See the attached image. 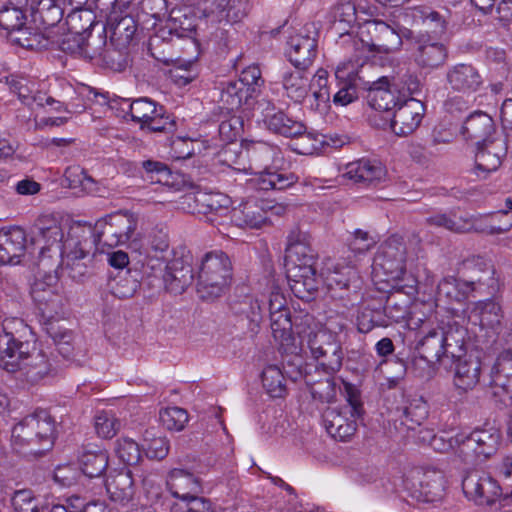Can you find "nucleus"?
Instances as JSON below:
<instances>
[{
  "label": "nucleus",
  "instance_id": "obj_51",
  "mask_svg": "<svg viewBox=\"0 0 512 512\" xmlns=\"http://www.w3.org/2000/svg\"><path fill=\"white\" fill-rule=\"evenodd\" d=\"M126 48L117 46L116 43L112 44L110 40V45L107 46L96 64L114 72L123 71L128 64Z\"/></svg>",
  "mask_w": 512,
  "mask_h": 512
},
{
  "label": "nucleus",
  "instance_id": "obj_31",
  "mask_svg": "<svg viewBox=\"0 0 512 512\" xmlns=\"http://www.w3.org/2000/svg\"><path fill=\"white\" fill-rule=\"evenodd\" d=\"M263 122L270 132L288 138L299 137L306 132L304 123L293 119L284 111L276 110L275 108L266 112Z\"/></svg>",
  "mask_w": 512,
  "mask_h": 512
},
{
  "label": "nucleus",
  "instance_id": "obj_40",
  "mask_svg": "<svg viewBox=\"0 0 512 512\" xmlns=\"http://www.w3.org/2000/svg\"><path fill=\"white\" fill-rule=\"evenodd\" d=\"M220 102L227 111H236L243 105H251L254 98L236 80H229L220 83Z\"/></svg>",
  "mask_w": 512,
  "mask_h": 512
},
{
  "label": "nucleus",
  "instance_id": "obj_60",
  "mask_svg": "<svg viewBox=\"0 0 512 512\" xmlns=\"http://www.w3.org/2000/svg\"><path fill=\"white\" fill-rule=\"evenodd\" d=\"M188 419L187 411L180 407H168L160 411V421L162 425L171 431L183 430Z\"/></svg>",
  "mask_w": 512,
  "mask_h": 512
},
{
  "label": "nucleus",
  "instance_id": "obj_36",
  "mask_svg": "<svg viewBox=\"0 0 512 512\" xmlns=\"http://www.w3.org/2000/svg\"><path fill=\"white\" fill-rule=\"evenodd\" d=\"M231 221L241 228L258 229L267 223V211L256 202H247L233 209Z\"/></svg>",
  "mask_w": 512,
  "mask_h": 512
},
{
  "label": "nucleus",
  "instance_id": "obj_32",
  "mask_svg": "<svg viewBox=\"0 0 512 512\" xmlns=\"http://www.w3.org/2000/svg\"><path fill=\"white\" fill-rule=\"evenodd\" d=\"M282 87L286 96L295 103H302L307 97L312 84L308 69H288L281 76Z\"/></svg>",
  "mask_w": 512,
  "mask_h": 512
},
{
  "label": "nucleus",
  "instance_id": "obj_15",
  "mask_svg": "<svg viewBox=\"0 0 512 512\" xmlns=\"http://www.w3.org/2000/svg\"><path fill=\"white\" fill-rule=\"evenodd\" d=\"M65 247H67V251L64 252L66 259L61 267V274L74 282L83 283L89 276V270L82 260L89 256L95 246L81 231V235H78L77 239L71 238Z\"/></svg>",
  "mask_w": 512,
  "mask_h": 512
},
{
  "label": "nucleus",
  "instance_id": "obj_37",
  "mask_svg": "<svg viewBox=\"0 0 512 512\" xmlns=\"http://www.w3.org/2000/svg\"><path fill=\"white\" fill-rule=\"evenodd\" d=\"M442 337L438 325L427 331L418 342L416 349L420 359L424 360L428 365H433L439 362L443 357H446Z\"/></svg>",
  "mask_w": 512,
  "mask_h": 512
},
{
  "label": "nucleus",
  "instance_id": "obj_6",
  "mask_svg": "<svg viewBox=\"0 0 512 512\" xmlns=\"http://www.w3.org/2000/svg\"><path fill=\"white\" fill-rule=\"evenodd\" d=\"M137 226L138 217L135 214L117 212L97 221L94 228L88 226L81 231L91 239L97 250L100 244L112 248L136 240Z\"/></svg>",
  "mask_w": 512,
  "mask_h": 512
},
{
  "label": "nucleus",
  "instance_id": "obj_50",
  "mask_svg": "<svg viewBox=\"0 0 512 512\" xmlns=\"http://www.w3.org/2000/svg\"><path fill=\"white\" fill-rule=\"evenodd\" d=\"M317 363V369H321L329 376H333L340 371L343 365L344 351L341 343L322 351L317 356L313 357Z\"/></svg>",
  "mask_w": 512,
  "mask_h": 512
},
{
  "label": "nucleus",
  "instance_id": "obj_29",
  "mask_svg": "<svg viewBox=\"0 0 512 512\" xmlns=\"http://www.w3.org/2000/svg\"><path fill=\"white\" fill-rule=\"evenodd\" d=\"M108 462V452L99 445L88 443L79 449V467L82 473L89 478L101 476L106 471Z\"/></svg>",
  "mask_w": 512,
  "mask_h": 512
},
{
  "label": "nucleus",
  "instance_id": "obj_8",
  "mask_svg": "<svg viewBox=\"0 0 512 512\" xmlns=\"http://www.w3.org/2000/svg\"><path fill=\"white\" fill-rule=\"evenodd\" d=\"M33 240L35 243L43 245L40 247V263L45 267L46 260L58 258L67 251L66 244L71 238L77 239L79 234L76 231L70 233L69 238L63 242L64 233L58 220L51 215H41L37 218L33 226Z\"/></svg>",
  "mask_w": 512,
  "mask_h": 512
},
{
  "label": "nucleus",
  "instance_id": "obj_23",
  "mask_svg": "<svg viewBox=\"0 0 512 512\" xmlns=\"http://www.w3.org/2000/svg\"><path fill=\"white\" fill-rule=\"evenodd\" d=\"M27 237L24 229L14 226L0 229V264H18L25 255Z\"/></svg>",
  "mask_w": 512,
  "mask_h": 512
},
{
  "label": "nucleus",
  "instance_id": "obj_34",
  "mask_svg": "<svg viewBox=\"0 0 512 512\" xmlns=\"http://www.w3.org/2000/svg\"><path fill=\"white\" fill-rule=\"evenodd\" d=\"M406 17L412 19L413 23L422 27L418 34H427L433 39L446 31V21L436 11L426 7H413L407 10Z\"/></svg>",
  "mask_w": 512,
  "mask_h": 512
},
{
  "label": "nucleus",
  "instance_id": "obj_11",
  "mask_svg": "<svg viewBox=\"0 0 512 512\" xmlns=\"http://www.w3.org/2000/svg\"><path fill=\"white\" fill-rule=\"evenodd\" d=\"M457 445L456 455L465 463H473L477 458L487 459L493 455L500 442V433L495 429H477L469 435H457L454 438Z\"/></svg>",
  "mask_w": 512,
  "mask_h": 512
},
{
  "label": "nucleus",
  "instance_id": "obj_47",
  "mask_svg": "<svg viewBox=\"0 0 512 512\" xmlns=\"http://www.w3.org/2000/svg\"><path fill=\"white\" fill-rule=\"evenodd\" d=\"M169 477L172 494L178 499L196 496L195 493L200 490L198 478L187 470L175 468Z\"/></svg>",
  "mask_w": 512,
  "mask_h": 512
},
{
  "label": "nucleus",
  "instance_id": "obj_39",
  "mask_svg": "<svg viewBox=\"0 0 512 512\" xmlns=\"http://www.w3.org/2000/svg\"><path fill=\"white\" fill-rule=\"evenodd\" d=\"M9 40L25 49L36 51L47 49L51 43L50 36L39 25L33 28L24 24L18 30L11 32Z\"/></svg>",
  "mask_w": 512,
  "mask_h": 512
},
{
  "label": "nucleus",
  "instance_id": "obj_33",
  "mask_svg": "<svg viewBox=\"0 0 512 512\" xmlns=\"http://www.w3.org/2000/svg\"><path fill=\"white\" fill-rule=\"evenodd\" d=\"M299 180V177L293 173L284 169H270L266 168L259 174L250 180L253 187L260 191L269 190H286L295 185Z\"/></svg>",
  "mask_w": 512,
  "mask_h": 512
},
{
  "label": "nucleus",
  "instance_id": "obj_24",
  "mask_svg": "<svg viewBox=\"0 0 512 512\" xmlns=\"http://www.w3.org/2000/svg\"><path fill=\"white\" fill-rule=\"evenodd\" d=\"M387 171L383 164L378 160L362 158L345 167L344 176L363 186H374L383 181Z\"/></svg>",
  "mask_w": 512,
  "mask_h": 512
},
{
  "label": "nucleus",
  "instance_id": "obj_62",
  "mask_svg": "<svg viewBox=\"0 0 512 512\" xmlns=\"http://www.w3.org/2000/svg\"><path fill=\"white\" fill-rule=\"evenodd\" d=\"M25 20V14L18 7L3 6L0 9V26L4 30H7L9 39L11 32L16 31L23 26L25 24Z\"/></svg>",
  "mask_w": 512,
  "mask_h": 512
},
{
  "label": "nucleus",
  "instance_id": "obj_21",
  "mask_svg": "<svg viewBox=\"0 0 512 512\" xmlns=\"http://www.w3.org/2000/svg\"><path fill=\"white\" fill-rule=\"evenodd\" d=\"M446 82L453 91L472 94L482 87L483 78L472 64L458 63L447 69Z\"/></svg>",
  "mask_w": 512,
  "mask_h": 512
},
{
  "label": "nucleus",
  "instance_id": "obj_49",
  "mask_svg": "<svg viewBox=\"0 0 512 512\" xmlns=\"http://www.w3.org/2000/svg\"><path fill=\"white\" fill-rule=\"evenodd\" d=\"M402 424L408 429H414L420 426L428 417L429 407L423 397H413L407 400L406 405L402 407Z\"/></svg>",
  "mask_w": 512,
  "mask_h": 512
},
{
  "label": "nucleus",
  "instance_id": "obj_55",
  "mask_svg": "<svg viewBox=\"0 0 512 512\" xmlns=\"http://www.w3.org/2000/svg\"><path fill=\"white\" fill-rule=\"evenodd\" d=\"M107 46L106 28L98 32L94 31V29H87L84 38L83 57L96 63Z\"/></svg>",
  "mask_w": 512,
  "mask_h": 512
},
{
  "label": "nucleus",
  "instance_id": "obj_54",
  "mask_svg": "<svg viewBox=\"0 0 512 512\" xmlns=\"http://www.w3.org/2000/svg\"><path fill=\"white\" fill-rule=\"evenodd\" d=\"M283 372L276 365H269L262 372V384L272 398H281L286 394Z\"/></svg>",
  "mask_w": 512,
  "mask_h": 512
},
{
  "label": "nucleus",
  "instance_id": "obj_63",
  "mask_svg": "<svg viewBox=\"0 0 512 512\" xmlns=\"http://www.w3.org/2000/svg\"><path fill=\"white\" fill-rule=\"evenodd\" d=\"M388 320L383 316L382 311L365 308L357 317L358 331L368 333L375 327H387Z\"/></svg>",
  "mask_w": 512,
  "mask_h": 512
},
{
  "label": "nucleus",
  "instance_id": "obj_53",
  "mask_svg": "<svg viewBox=\"0 0 512 512\" xmlns=\"http://www.w3.org/2000/svg\"><path fill=\"white\" fill-rule=\"evenodd\" d=\"M247 153L252 163L258 167L268 168L269 163L279 156L280 149L266 142H252L247 146Z\"/></svg>",
  "mask_w": 512,
  "mask_h": 512
},
{
  "label": "nucleus",
  "instance_id": "obj_42",
  "mask_svg": "<svg viewBox=\"0 0 512 512\" xmlns=\"http://www.w3.org/2000/svg\"><path fill=\"white\" fill-rule=\"evenodd\" d=\"M107 26L111 32L110 40L117 46L127 47L137 30L136 21L130 15H109Z\"/></svg>",
  "mask_w": 512,
  "mask_h": 512
},
{
  "label": "nucleus",
  "instance_id": "obj_27",
  "mask_svg": "<svg viewBox=\"0 0 512 512\" xmlns=\"http://www.w3.org/2000/svg\"><path fill=\"white\" fill-rule=\"evenodd\" d=\"M498 292L490 295L491 298L479 300L473 303L471 317L479 323L481 328L498 333L502 327L504 312L497 296Z\"/></svg>",
  "mask_w": 512,
  "mask_h": 512
},
{
  "label": "nucleus",
  "instance_id": "obj_44",
  "mask_svg": "<svg viewBox=\"0 0 512 512\" xmlns=\"http://www.w3.org/2000/svg\"><path fill=\"white\" fill-rule=\"evenodd\" d=\"M446 488V478L442 471L431 468L423 473L420 480V496L425 502L440 500Z\"/></svg>",
  "mask_w": 512,
  "mask_h": 512
},
{
  "label": "nucleus",
  "instance_id": "obj_1",
  "mask_svg": "<svg viewBox=\"0 0 512 512\" xmlns=\"http://www.w3.org/2000/svg\"><path fill=\"white\" fill-rule=\"evenodd\" d=\"M285 258L292 293L301 300L311 301L318 290L319 280L316 277L313 249L305 233L291 231Z\"/></svg>",
  "mask_w": 512,
  "mask_h": 512
},
{
  "label": "nucleus",
  "instance_id": "obj_3",
  "mask_svg": "<svg viewBox=\"0 0 512 512\" xmlns=\"http://www.w3.org/2000/svg\"><path fill=\"white\" fill-rule=\"evenodd\" d=\"M469 263L478 267L482 273L476 280L465 281L454 277L442 279L437 286L438 297L445 298L449 302H463L469 296L477 293L479 295H494L500 291L499 279L495 276L494 266L481 257L473 258Z\"/></svg>",
  "mask_w": 512,
  "mask_h": 512
},
{
  "label": "nucleus",
  "instance_id": "obj_41",
  "mask_svg": "<svg viewBox=\"0 0 512 512\" xmlns=\"http://www.w3.org/2000/svg\"><path fill=\"white\" fill-rule=\"evenodd\" d=\"M59 2L60 0H37L36 6L31 10L32 22L44 30L56 26L64 13Z\"/></svg>",
  "mask_w": 512,
  "mask_h": 512
},
{
  "label": "nucleus",
  "instance_id": "obj_19",
  "mask_svg": "<svg viewBox=\"0 0 512 512\" xmlns=\"http://www.w3.org/2000/svg\"><path fill=\"white\" fill-rule=\"evenodd\" d=\"M287 57L294 68L309 69L317 56V39L304 30L291 35L287 41Z\"/></svg>",
  "mask_w": 512,
  "mask_h": 512
},
{
  "label": "nucleus",
  "instance_id": "obj_14",
  "mask_svg": "<svg viewBox=\"0 0 512 512\" xmlns=\"http://www.w3.org/2000/svg\"><path fill=\"white\" fill-rule=\"evenodd\" d=\"M490 399L500 409L512 406V351L504 350L490 369Z\"/></svg>",
  "mask_w": 512,
  "mask_h": 512
},
{
  "label": "nucleus",
  "instance_id": "obj_48",
  "mask_svg": "<svg viewBox=\"0 0 512 512\" xmlns=\"http://www.w3.org/2000/svg\"><path fill=\"white\" fill-rule=\"evenodd\" d=\"M310 91H312V99L309 100L310 108L320 113L327 112L330 108V89L326 70L319 69L312 77Z\"/></svg>",
  "mask_w": 512,
  "mask_h": 512
},
{
  "label": "nucleus",
  "instance_id": "obj_52",
  "mask_svg": "<svg viewBox=\"0 0 512 512\" xmlns=\"http://www.w3.org/2000/svg\"><path fill=\"white\" fill-rule=\"evenodd\" d=\"M14 512H46L47 506L42 504L40 497L30 489L14 492L11 498Z\"/></svg>",
  "mask_w": 512,
  "mask_h": 512
},
{
  "label": "nucleus",
  "instance_id": "obj_46",
  "mask_svg": "<svg viewBox=\"0 0 512 512\" xmlns=\"http://www.w3.org/2000/svg\"><path fill=\"white\" fill-rule=\"evenodd\" d=\"M332 30L340 37L349 35L356 22V7L351 1H339L331 9Z\"/></svg>",
  "mask_w": 512,
  "mask_h": 512
},
{
  "label": "nucleus",
  "instance_id": "obj_64",
  "mask_svg": "<svg viewBox=\"0 0 512 512\" xmlns=\"http://www.w3.org/2000/svg\"><path fill=\"white\" fill-rule=\"evenodd\" d=\"M170 512H213L211 502L203 497L193 496L180 498Z\"/></svg>",
  "mask_w": 512,
  "mask_h": 512
},
{
  "label": "nucleus",
  "instance_id": "obj_45",
  "mask_svg": "<svg viewBox=\"0 0 512 512\" xmlns=\"http://www.w3.org/2000/svg\"><path fill=\"white\" fill-rule=\"evenodd\" d=\"M81 19L78 12L70 13L67 16L66 23L69 27V33L66 34L60 42V49L65 53L78 54L83 56L84 38L87 28L82 26L81 30L77 28V21Z\"/></svg>",
  "mask_w": 512,
  "mask_h": 512
},
{
  "label": "nucleus",
  "instance_id": "obj_28",
  "mask_svg": "<svg viewBox=\"0 0 512 512\" xmlns=\"http://www.w3.org/2000/svg\"><path fill=\"white\" fill-rule=\"evenodd\" d=\"M194 277L191 264L184 258H174L165 265L163 281L170 293L182 294L192 284Z\"/></svg>",
  "mask_w": 512,
  "mask_h": 512
},
{
  "label": "nucleus",
  "instance_id": "obj_10",
  "mask_svg": "<svg viewBox=\"0 0 512 512\" xmlns=\"http://www.w3.org/2000/svg\"><path fill=\"white\" fill-rule=\"evenodd\" d=\"M358 42L369 52L389 54L400 50L402 37L398 31L382 20H368L359 26Z\"/></svg>",
  "mask_w": 512,
  "mask_h": 512
},
{
  "label": "nucleus",
  "instance_id": "obj_16",
  "mask_svg": "<svg viewBox=\"0 0 512 512\" xmlns=\"http://www.w3.org/2000/svg\"><path fill=\"white\" fill-rule=\"evenodd\" d=\"M406 246L402 238L392 236L380 247L374 258V270H381L388 279L399 280L406 272Z\"/></svg>",
  "mask_w": 512,
  "mask_h": 512
},
{
  "label": "nucleus",
  "instance_id": "obj_43",
  "mask_svg": "<svg viewBox=\"0 0 512 512\" xmlns=\"http://www.w3.org/2000/svg\"><path fill=\"white\" fill-rule=\"evenodd\" d=\"M454 383L457 388L464 391L473 389L480 380L481 362L477 358L455 359Z\"/></svg>",
  "mask_w": 512,
  "mask_h": 512
},
{
  "label": "nucleus",
  "instance_id": "obj_56",
  "mask_svg": "<svg viewBox=\"0 0 512 512\" xmlns=\"http://www.w3.org/2000/svg\"><path fill=\"white\" fill-rule=\"evenodd\" d=\"M356 277V271L351 266L340 267L338 265L333 267V270L328 267L326 272V282L330 289L339 288L347 289L351 281Z\"/></svg>",
  "mask_w": 512,
  "mask_h": 512
},
{
  "label": "nucleus",
  "instance_id": "obj_35",
  "mask_svg": "<svg viewBox=\"0 0 512 512\" xmlns=\"http://www.w3.org/2000/svg\"><path fill=\"white\" fill-rule=\"evenodd\" d=\"M507 216H509V212L503 210L486 218L462 217L460 233L476 232L496 235L507 232L512 227V219L503 225H496L498 218Z\"/></svg>",
  "mask_w": 512,
  "mask_h": 512
},
{
  "label": "nucleus",
  "instance_id": "obj_30",
  "mask_svg": "<svg viewBox=\"0 0 512 512\" xmlns=\"http://www.w3.org/2000/svg\"><path fill=\"white\" fill-rule=\"evenodd\" d=\"M105 487L110 500L121 506H125L133 500L134 480L128 469L111 472L105 481Z\"/></svg>",
  "mask_w": 512,
  "mask_h": 512
},
{
  "label": "nucleus",
  "instance_id": "obj_17",
  "mask_svg": "<svg viewBox=\"0 0 512 512\" xmlns=\"http://www.w3.org/2000/svg\"><path fill=\"white\" fill-rule=\"evenodd\" d=\"M465 495L480 505H492L500 496L497 482L482 471H470L462 480Z\"/></svg>",
  "mask_w": 512,
  "mask_h": 512
},
{
  "label": "nucleus",
  "instance_id": "obj_20",
  "mask_svg": "<svg viewBox=\"0 0 512 512\" xmlns=\"http://www.w3.org/2000/svg\"><path fill=\"white\" fill-rule=\"evenodd\" d=\"M372 69L371 65H360L354 69L351 63L338 66L335 75L338 79L345 80L339 90L333 96L335 105L346 106L357 99V88H361L359 74L366 75Z\"/></svg>",
  "mask_w": 512,
  "mask_h": 512
},
{
  "label": "nucleus",
  "instance_id": "obj_61",
  "mask_svg": "<svg viewBox=\"0 0 512 512\" xmlns=\"http://www.w3.org/2000/svg\"><path fill=\"white\" fill-rule=\"evenodd\" d=\"M94 420L96 433L104 439L113 438L121 427L120 420L106 411L99 412Z\"/></svg>",
  "mask_w": 512,
  "mask_h": 512
},
{
  "label": "nucleus",
  "instance_id": "obj_5",
  "mask_svg": "<svg viewBox=\"0 0 512 512\" xmlns=\"http://www.w3.org/2000/svg\"><path fill=\"white\" fill-rule=\"evenodd\" d=\"M54 423L42 410L25 417L12 430V445L23 454L41 456L53 445Z\"/></svg>",
  "mask_w": 512,
  "mask_h": 512
},
{
  "label": "nucleus",
  "instance_id": "obj_38",
  "mask_svg": "<svg viewBox=\"0 0 512 512\" xmlns=\"http://www.w3.org/2000/svg\"><path fill=\"white\" fill-rule=\"evenodd\" d=\"M299 336L301 349L307 347L312 358L340 342L337 334L323 328L309 327L307 330L299 332Z\"/></svg>",
  "mask_w": 512,
  "mask_h": 512
},
{
  "label": "nucleus",
  "instance_id": "obj_4",
  "mask_svg": "<svg viewBox=\"0 0 512 512\" xmlns=\"http://www.w3.org/2000/svg\"><path fill=\"white\" fill-rule=\"evenodd\" d=\"M233 278V264L221 250L207 252L201 259L197 274V293L200 298L213 301L224 295Z\"/></svg>",
  "mask_w": 512,
  "mask_h": 512
},
{
  "label": "nucleus",
  "instance_id": "obj_12",
  "mask_svg": "<svg viewBox=\"0 0 512 512\" xmlns=\"http://www.w3.org/2000/svg\"><path fill=\"white\" fill-rule=\"evenodd\" d=\"M361 89L367 90V102L377 111L389 112L396 109L406 98V93L400 91L396 84H390L388 77H372L369 71L366 75L359 74Z\"/></svg>",
  "mask_w": 512,
  "mask_h": 512
},
{
  "label": "nucleus",
  "instance_id": "obj_2",
  "mask_svg": "<svg viewBox=\"0 0 512 512\" xmlns=\"http://www.w3.org/2000/svg\"><path fill=\"white\" fill-rule=\"evenodd\" d=\"M0 368L18 373L19 378L34 384L50 373L51 364L47 356L30 342L15 337L10 341L4 336L0 343Z\"/></svg>",
  "mask_w": 512,
  "mask_h": 512
},
{
  "label": "nucleus",
  "instance_id": "obj_25",
  "mask_svg": "<svg viewBox=\"0 0 512 512\" xmlns=\"http://www.w3.org/2000/svg\"><path fill=\"white\" fill-rule=\"evenodd\" d=\"M461 134L465 140L471 141L475 143V145L502 137L496 133V127L492 117L482 111H476L466 118L461 129Z\"/></svg>",
  "mask_w": 512,
  "mask_h": 512
},
{
  "label": "nucleus",
  "instance_id": "obj_9",
  "mask_svg": "<svg viewBox=\"0 0 512 512\" xmlns=\"http://www.w3.org/2000/svg\"><path fill=\"white\" fill-rule=\"evenodd\" d=\"M31 296L42 318L57 317L67 301L57 271L37 278L31 287Z\"/></svg>",
  "mask_w": 512,
  "mask_h": 512
},
{
  "label": "nucleus",
  "instance_id": "obj_59",
  "mask_svg": "<svg viewBox=\"0 0 512 512\" xmlns=\"http://www.w3.org/2000/svg\"><path fill=\"white\" fill-rule=\"evenodd\" d=\"M118 458L127 465H137L141 459V449L133 439L120 438L115 443Z\"/></svg>",
  "mask_w": 512,
  "mask_h": 512
},
{
  "label": "nucleus",
  "instance_id": "obj_58",
  "mask_svg": "<svg viewBox=\"0 0 512 512\" xmlns=\"http://www.w3.org/2000/svg\"><path fill=\"white\" fill-rule=\"evenodd\" d=\"M159 106L156 102L146 97L135 99L131 120L140 124V128L145 130L147 123L158 112Z\"/></svg>",
  "mask_w": 512,
  "mask_h": 512
},
{
  "label": "nucleus",
  "instance_id": "obj_13",
  "mask_svg": "<svg viewBox=\"0 0 512 512\" xmlns=\"http://www.w3.org/2000/svg\"><path fill=\"white\" fill-rule=\"evenodd\" d=\"M403 36L411 40L412 57L420 69L433 71L446 63L448 48L438 39H433L427 34L414 35L411 30H406Z\"/></svg>",
  "mask_w": 512,
  "mask_h": 512
},
{
  "label": "nucleus",
  "instance_id": "obj_57",
  "mask_svg": "<svg viewBox=\"0 0 512 512\" xmlns=\"http://www.w3.org/2000/svg\"><path fill=\"white\" fill-rule=\"evenodd\" d=\"M309 385V391L313 399L322 403L332 402L336 396V384L334 378L329 376L312 383L308 378L305 380Z\"/></svg>",
  "mask_w": 512,
  "mask_h": 512
},
{
  "label": "nucleus",
  "instance_id": "obj_22",
  "mask_svg": "<svg viewBox=\"0 0 512 512\" xmlns=\"http://www.w3.org/2000/svg\"><path fill=\"white\" fill-rule=\"evenodd\" d=\"M476 146V170L484 173L485 177L501 166L502 160L507 154V142L505 138L498 137Z\"/></svg>",
  "mask_w": 512,
  "mask_h": 512
},
{
  "label": "nucleus",
  "instance_id": "obj_7",
  "mask_svg": "<svg viewBox=\"0 0 512 512\" xmlns=\"http://www.w3.org/2000/svg\"><path fill=\"white\" fill-rule=\"evenodd\" d=\"M347 404L340 408H328L323 414L324 426L334 439L346 441L356 432L357 419L364 414L360 391L352 384L345 383Z\"/></svg>",
  "mask_w": 512,
  "mask_h": 512
},
{
  "label": "nucleus",
  "instance_id": "obj_26",
  "mask_svg": "<svg viewBox=\"0 0 512 512\" xmlns=\"http://www.w3.org/2000/svg\"><path fill=\"white\" fill-rule=\"evenodd\" d=\"M446 358L462 359L467 351L468 330L454 318L439 323Z\"/></svg>",
  "mask_w": 512,
  "mask_h": 512
},
{
  "label": "nucleus",
  "instance_id": "obj_18",
  "mask_svg": "<svg viewBox=\"0 0 512 512\" xmlns=\"http://www.w3.org/2000/svg\"><path fill=\"white\" fill-rule=\"evenodd\" d=\"M425 114V105L415 98L404 99L393 113L391 130L398 136L413 133L420 125Z\"/></svg>",
  "mask_w": 512,
  "mask_h": 512
}]
</instances>
